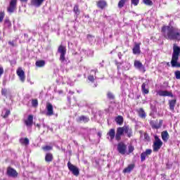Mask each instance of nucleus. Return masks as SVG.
<instances>
[{"label":"nucleus","mask_w":180,"mask_h":180,"mask_svg":"<svg viewBox=\"0 0 180 180\" xmlns=\"http://www.w3.org/2000/svg\"><path fill=\"white\" fill-rule=\"evenodd\" d=\"M162 34L167 40H176L180 41V30L172 26H163Z\"/></svg>","instance_id":"obj_1"},{"label":"nucleus","mask_w":180,"mask_h":180,"mask_svg":"<svg viewBox=\"0 0 180 180\" xmlns=\"http://www.w3.org/2000/svg\"><path fill=\"white\" fill-rule=\"evenodd\" d=\"M180 54V47L176 44L173 45V53L172 56L171 64L172 67L180 68V63H178V60H179Z\"/></svg>","instance_id":"obj_2"},{"label":"nucleus","mask_w":180,"mask_h":180,"mask_svg":"<svg viewBox=\"0 0 180 180\" xmlns=\"http://www.w3.org/2000/svg\"><path fill=\"white\" fill-rule=\"evenodd\" d=\"M58 53L60 54V61L63 64H65L67 63V58H65V55L67 54V48L63 45L59 46Z\"/></svg>","instance_id":"obj_3"},{"label":"nucleus","mask_w":180,"mask_h":180,"mask_svg":"<svg viewBox=\"0 0 180 180\" xmlns=\"http://www.w3.org/2000/svg\"><path fill=\"white\" fill-rule=\"evenodd\" d=\"M155 142L153 143V151H159L160 148L162 147V141L160 139L158 136L155 137Z\"/></svg>","instance_id":"obj_4"},{"label":"nucleus","mask_w":180,"mask_h":180,"mask_svg":"<svg viewBox=\"0 0 180 180\" xmlns=\"http://www.w3.org/2000/svg\"><path fill=\"white\" fill-rule=\"evenodd\" d=\"M68 167L70 171L72 172L73 175H75V176H78L79 175V169H78V167H77V166L71 164V162H68Z\"/></svg>","instance_id":"obj_5"},{"label":"nucleus","mask_w":180,"mask_h":180,"mask_svg":"<svg viewBox=\"0 0 180 180\" xmlns=\"http://www.w3.org/2000/svg\"><path fill=\"white\" fill-rule=\"evenodd\" d=\"M6 175H8L10 178H18V172L11 167H7L6 169Z\"/></svg>","instance_id":"obj_6"},{"label":"nucleus","mask_w":180,"mask_h":180,"mask_svg":"<svg viewBox=\"0 0 180 180\" xmlns=\"http://www.w3.org/2000/svg\"><path fill=\"white\" fill-rule=\"evenodd\" d=\"M134 65L135 68H136V70H139V71H140L141 72H146V67H144L143 65V63H141V62H140L139 60H135Z\"/></svg>","instance_id":"obj_7"},{"label":"nucleus","mask_w":180,"mask_h":180,"mask_svg":"<svg viewBox=\"0 0 180 180\" xmlns=\"http://www.w3.org/2000/svg\"><path fill=\"white\" fill-rule=\"evenodd\" d=\"M18 4V0H11L10 2V5L7 8L8 12L9 13H13L15 12V9H16V4Z\"/></svg>","instance_id":"obj_8"},{"label":"nucleus","mask_w":180,"mask_h":180,"mask_svg":"<svg viewBox=\"0 0 180 180\" xmlns=\"http://www.w3.org/2000/svg\"><path fill=\"white\" fill-rule=\"evenodd\" d=\"M124 133V127H118L117 129V132L115 134V140H117V141H120V139H122V136H123Z\"/></svg>","instance_id":"obj_9"},{"label":"nucleus","mask_w":180,"mask_h":180,"mask_svg":"<svg viewBox=\"0 0 180 180\" xmlns=\"http://www.w3.org/2000/svg\"><path fill=\"white\" fill-rule=\"evenodd\" d=\"M127 148V147L123 142H121V143H118V145H117L118 152L120 153V154H122V155H124V154H126Z\"/></svg>","instance_id":"obj_10"},{"label":"nucleus","mask_w":180,"mask_h":180,"mask_svg":"<svg viewBox=\"0 0 180 180\" xmlns=\"http://www.w3.org/2000/svg\"><path fill=\"white\" fill-rule=\"evenodd\" d=\"M151 153H153V150H151V149H146L145 152H143L141 154V162L146 161V158H147V157H148V155H151Z\"/></svg>","instance_id":"obj_11"},{"label":"nucleus","mask_w":180,"mask_h":180,"mask_svg":"<svg viewBox=\"0 0 180 180\" xmlns=\"http://www.w3.org/2000/svg\"><path fill=\"white\" fill-rule=\"evenodd\" d=\"M159 96H170V98H174V94L171 91L159 90L157 91Z\"/></svg>","instance_id":"obj_12"},{"label":"nucleus","mask_w":180,"mask_h":180,"mask_svg":"<svg viewBox=\"0 0 180 180\" xmlns=\"http://www.w3.org/2000/svg\"><path fill=\"white\" fill-rule=\"evenodd\" d=\"M46 116H53L54 115V110L53 109V105L50 103H46Z\"/></svg>","instance_id":"obj_13"},{"label":"nucleus","mask_w":180,"mask_h":180,"mask_svg":"<svg viewBox=\"0 0 180 180\" xmlns=\"http://www.w3.org/2000/svg\"><path fill=\"white\" fill-rule=\"evenodd\" d=\"M116 136V131L115 129H110L109 131L107 133V139L110 140V141H113L115 136Z\"/></svg>","instance_id":"obj_14"},{"label":"nucleus","mask_w":180,"mask_h":180,"mask_svg":"<svg viewBox=\"0 0 180 180\" xmlns=\"http://www.w3.org/2000/svg\"><path fill=\"white\" fill-rule=\"evenodd\" d=\"M17 75H18L21 82H25V71H23L22 68H20L17 70Z\"/></svg>","instance_id":"obj_15"},{"label":"nucleus","mask_w":180,"mask_h":180,"mask_svg":"<svg viewBox=\"0 0 180 180\" xmlns=\"http://www.w3.org/2000/svg\"><path fill=\"white\" fill-rule=\"evenodd\" d=\"M25 124L27 127H32L33 126V115H30L27 119L25 120Z\"/></svg>","instance_id":"obj_16"},{"label":"nucleus","mask_w":180,"mask_h":180,"mask_svg":"<svg viewBox=\"0 0 180 180\" xmlns=\"http://www.w3.org/2000/svg\"><path fill=\"white\" fill-rule=\"evenodd\" d=\"M96 78V70H91V74L88 76V79L90 82H94Z\"/></svg>","instance_id":"obj_17"},{"label":"nucleus","mask_w":180,"mask_h":180,"mask_svg":"<svg viewBox=\"0 0 180 180\" xmlns=\"http://www.w3.org/2000/svg\"><path fill=\"white\" fill-rule=\"evenodd\" d=\"M124 133L127 134V137H131L133 136V131L127 126H124Z\"/></svg>","instance_id":"obj_18"},{"label":"nucleus","mask_w":180,"mask_h":180,"mask_svg":"<svg viewBox=\"0 0 180 180\" xmlns=\"http://www.w3.org/2000/svg\"><path fill=\"white\" fill-rule=\"evenodd\" d=\"M175 105H176V99L169 101V109L172 112H174Z\"/></svg>","instance_id":"obj_19"},{"label":"nucleus","mask_w":180,"mask_h":180,"mask_svg":"<svg viewBox=\"0 0 180 180\" xmlns=\"http://www.w3.org/2000/svg\"><path fill=\"white\" fill-rule=\"evenodd\" d=\"M44 2V0H32L31 4L34 6H36L37 8H39V6H41V4Z\"/></svg>","instance_id":"obj_20"},{"label":"nucleus","mask_w":180,"mask_h":180,"mask_svg":"<svg viewBox=\"0 0 180 180\" xmlns=\"http://www.w3.org/2000/svg\"><path fill=\"white\" fill-rule=\"evenodd\" d=\"M161 136L163 141H165V143H167V141H168V139H169V134H168V131H162Z\"/></svg>","instance_id":"obj_21"},{"label":"nucleus","mask_w":180,"mask_h":180,"mask_svg":"<svg viewBox=\"0 0 180 180\" xmlns=\"http://www.w3.org/2000/svg\"><path fill=\"white\" fill-rule=\"evenodd\" d=\"M138 115L141 119H146L147 115L146 114V112L144 111V109L139 108L138 110Z\"/></svg>","instance_id":"obj_22"},{"label":"nucleus","mask_w":180,"mask_h":180,"mask_svg":"<svg viewBox=\"0 0 180 180\" xmlns=\"http://www.w3.org/2000/svg\"><path fill=\"white\" fill-rule=\"evenodd\" d=\"M77 122H83V123H88V122H89V117L85 115H82L79 117V118L77 119Z\"/></svg>","instance_id":"obj_23"},{"label":"nucleus","mask_w":180,"mask_h":180,"mask_svg":"<svg viewBox=\"0 0 180 180\" xmlns=\"http://www.w3.org/2000/svg\"><path fill=\"white\" fill-rule=\"evenodd\" d=\"M147 85H148V82H147L142 84L141 91H142L143 94H147L149 92L148 89L146 88V86H147Z\"/></svg>","instance_id":"obj_24"},{"label":"nucleus","mask_w":180,"mask_h":180,"mask_svg":"<svg viewBox=\"0 0 180 180\" xmlns=\"http://www.w3.org/2000/svg\"><path fill=\"white\" fill-rule=\"evenodd\" d=\"M97 6L98 8H100V9H104V8L106 6V1L103 0H100L97 2Z\"/></svg>","instance_id":"obj_25"},{"label":"nucleus","mask_w":180,"mask_h":180,"mask_svg":"<svg viewBox=\"0 0 180 180\" xmlns=\"http://www.w3.org/2000/svg\"><path fill=\"white\" fill-rule=\"evenodd\" d=\"M53 154L48 153L45 155V161L46 162H51L53 161Z\"/></svg>","instance_id":"obj_26"},{"label":"nucleus","mask_w":180,"mask_h":180,"mask_svg":"<svg viewBox=\"0 0 180 180\" xmlns=\"http://www.w3.org/2000/svg\"><path fill=\"white\" fill-rule=\"evenodd\" d=\"M115 122H116L117 124L122 126V124H123V117L122 115H118L115 118Z\"/></svg>","instance_id":"obj_27"},{"label":"nucleus","mask_w":180,"mask_h":180,"mask_svg":"<svg viewBox=\"0 0 180 180\" xmlns=\"http://www.w3.org/2000/svg\"><path fill=\"white\" fill-rule=\"evenodd\" d=\"M133 53L134 54H140V44H135L133 49Z\"/></svg>","instance_id":"obj_28"},{"label":"nucleus","mask_w":180,"mask_h":180,"mask_svg":"<svg viewBox=\"0 0 180 180\" xmlns=\"http://www.w3.org/2000/svg\"><path fill=\"white\" fill-rule=\"evenodd\" d=\"M134 169V165H129L127 168H125L123 170V172H124L125 174L131 172V171H133Z\"/></svg>","instance_id":"obj_29"},{"label":"nucleus","mask_w":180,"mask_h":180,"mask_svg":"<svg viewBox=\"0 0 180 180\" xmlns=\"http://www.w3.org/2000/svg\"><path fill=\"white\" fill-rule=\"evenodd\" d=\"M35 65L38 68H42L44 67V65H46V62L44 60H37L35 63Z\"/></svg>","instance_id":"obj_30"},{"label":"nucleus","mask_w":180,"mask_h":180,"mask_svg":"<svg viewBox=\"0 0 180 180\" xmlns=\"http://www.w3.org/2000/svg\"><path fill=\"white\" fill-rule=\"evenodd\" d=\"M20 143L23 146H29V139L27 138H21L20 139Z\"/></svg>","instance_id":"obj_31"},{"label":"nucleus","mask_w":180,"mask_h":180,"mask_svg":"<svg viewBox=\"0 0 180 180\" xmlns=\"http://www.w3.org/2000/svg\"><path fill=\"white\" fill-rule=\"evenodd\" d=\"M9 115H11V111L9 110H5L3 112H2V115L4 119H6V117H8V116H9Z\"/></svg>","instance_id":"obj_32"},{"label":"nucleus","mask_w":180,"mask_h":180,"mask_svg":"<svg viewBox=\"0 0 180 180\" xmlns=\"http://www.w3.org/2000/svg\"><path fill=\"white\" fill-rule=\"evenodd\" d=\"M131 67V65H130V63H125L124 64V65L122 66L123 70H124V71H129L130 70Z\"/></svg>","instance_id":"obj_33"},{"label":"nucleus","mask_w":180,"mask_h":180,"mask_svg":"<svg viewBox=\"0 0 180 180\" xmlns=\"http://www.w3.org/2000/svg\"><path fill=\"white\" fill-rule=\"evenodd\" d=\"M73 11L75 12V15H77V16L79 15L80 11H79V7L78 6V5H75L74 6Z\"/></svg>","instance_id":"obj_34"},{"label":"nucleus","mask_w":180,"mask_h":180,"mask_svg":"<svg viewBox=\"0 0 180 180\" xmlns=\"http://www.w3.org/2000/svg\"><path fill=\"white\" fill-rule=\"evenodd\" d=\"M127 0H120L118 3V8H122L124 6V4H126V1Z\"/></svg>","instance_id":"obj_35"},{"label":"nucleus","mask_w":180,"mask_h":180,"mask_svg":"<svg viewBox=\"0 0 180 180\" xmlns=\"http://www.w3.org/2000/svg\"><path fill=\"white\" fill-rule=\"evenodd\" d=\"M143 4L148 6H153V1L151 0H143Z\"/></svg>","instance_id":"obj_36"},{"label":"nucleus","mask_w":180,"mask_h":180,"mask_svg":"<svg viewBox=\"0 0 180 180\" xmlns=\"http://www.w3.org/2000/svg\"><path fill=\"white\" fill-rule=\"evenodd\" d=\"M42 150H44V151H51V150H53V147L51 146H43Z\"/></svg>","instance_id":"obj_37"},{"label":"nucleus","mask_w":180,"mask_h":180,"mask_svg":"<svg viewBox=\"0 0 180 180\" xmlns=\"http://www.w3.org/2000/svg\"><path fill=\"white\" fill-rule=\"evenodd\" d=\"M4 25L7 27H11V26H12V24L11 23V21L9 20V19H6L5 20Z\"/></svg>","instance_id":"obj_38"},{"label":"nucleus","mask_w":180,"mask_h":180,"mask_svg":"<svg viewBox=\"0 0 180 180\" xmlns=\"http://www.w3.org/2000/svg\"><path fill=\"white\" fill-rule=\"evenodd\" d=\"M32 105L34 108H37V106L39 105V102L37 101V99H34L32 101Z\"/></svg>","instance_id":"obj_39"},{"label":"nucleus","mask_w":180,"mask_h":180,"mask_svg":"<svg viewBox=\"0 0 180 180\" xmlns=\"http://www.w3.org/2000/svg\"><path fill=\"white\" fill-rule=\"evenodd\" d=\"M174 75H175L176 79H180V71L179 70H176L174 72Z\"/></svg>","instance_id":"obj_40"},{"label":"nucleus","mask_w":180,"mask_h":180,"mask_svg":"<svg viewBox=\"0 0 180 180\" xmlns=\"http://www.w3.org/2000/svg\"><path fill=\"white\" fill-rule=\"evenodd\" d=\"M131 2L132 5H134V6H137L139 5V2H140V0H131Z\"/></svg>","instance_id":"obj_41"},{"label":"nucleus","mask_w":180,"mask_h":180,"mask_svg":"<svg viewBox=\"0 0 180 180\" xmlns=\"http://www.w3.org/2000/svg\"><path fill=\"white\" fill-rule=\"evenodd\" d=\"M4 18H5V13L1 11L0 12V22H2V20H4Z\"/></svg>","instance_id":"obj_42"},{"label":"nucleus","mask_w":180,"mask_h":180,"mask_svg":"<svg viewBox=\"0 0 180 180\" xmlns=\"http://www.w3.org/2000/svg\"><path fill=\"white\" fill-rule=\"evenodd\" d=\"M107 96L109 99H114L115 96H113V94L108 92L107 94Z\"/></svg>","instance_id":"obj_43"},{"label":"nucleus","mask_w":180,"mask_h":180,"mask_svg":"<svg viewBox=\"0 0 180 180\" xmlns=\"http://www.w3.org/2000/svg\"><path fill=\"white\" fill-rule=\"evenodd\" d=\"M8 93V90L6 89H2L1 90V94L4 96H6V94Z\"/></svg>","instance_id":"obj_44"},{"label":"nucleus","mask_w":180,"mask_h":180,"mask_svg":"<svg viewBox=\"0 0 180 180\" xmlns=\"http://www.w3.org/2000/svg\"><path fill=\"white\" fill-rule=\"evenodd\" d=\"M129 148V153H133V151H134V147L131 145H129L128 146Z\"/></svg>","instance_id":"obj_45"},{"label":"nucleus","mask_w":180,"mask_h":180,"mask_svg":"<svg viewBox=\"0 0 180 180\" xmlns=\"http://www.w3.org/2000/svg\"><path fill=\"white\" fill-rule=\"evenodd\" d=\"M143 137L146 141H150V136H148V134H144Z\"/></svg>","instance_id":"obj_46"},{"label":"nucleus","mask_w":180,"mask_h":180,"mask_svg":"<svg viewBox=\"0 0 180 180\" xmlns=\"http://www.w3.org/2000/svg\"><path fill=\"white\" fill-rule=\"evenodd\" d=\"M87 39H89V40H94V39H95V37H93L92 35H90V34H89V35H87Z\"/></svg>","instance_id":"obj_47"},{"label":"nucleus","mask_w":180,"mask_h":180,"mask_svg":"<svg viewBox=\"0 0 180 180\" xmlns=\"http://www.w3.org/2000/svg\"><path fill=\"white\" fill-rule=\"evenodd\" d=\"M115 64L117 66V69L120 68V65H122V63H118L117 61H115Z\"/></svg>","instance_id":"obj_48"},{"label":"nucleus","mask_w":180,"mask_h":180,"mask_svg":"<svg viewBox=\"0 0 180 180\" xmlns=\"http://www.w3.org/2000/svg\"><path fill=\"white\" fill-rule=\"evenodd\" d=\"M3 74H4V68L0 67V77H2Z\"/></svg>","instance_id":"obj_49"},{"label":"nucleus","mask_w":180,"mask_h":180,"mask_svg":"<svg viewBox=\"0 0 180 180\" xmlns=\"http://www.w3.org/2000/svg\"><path fill=\"white\" fill-rule=\"evenodd\" d=\"M123 55H122V53L121 52H119L118 53V58H120V60H122V56Z\"/></svg>","instance_id":"obj_50"},{"label":"nucleus","mask_w":180,"mask_h":180,"mask_svg":"<svg viewBox=\"0 0 180 180\" xmlns=\"http://www.w3.org/2000/svg\"><path fill=\"white\" fill-rule=\"evenodd\" d=\"M153 127L154 129H160V126H158V125H153Z\"/></svg>","instance_id":"obj_51"},{"label":"nucleus","mask_w":180,"mask_h":180,"mask_svg":"<svg viewBox=\"0 0 180 180\" xmlns=\"http://www.w3.org/2000/svg\"><path fill=\"white\" fill-rule=\"evenodd\" d=\"M21 2H27V0H20Z\"/></svg>","instance_id":"obj_52"},{"label":"nucleus","mask_w":180,"mask_h":180,"mask_svg":"<svg viewBox=\"0 0 180 180\" xmlns=\"http://www.w3.org/2000/svg\"><path fill=\"white\" fill-rule=\"evenodd\" d=\"M9 44H11L12 46H13V43H12L11 41L8 42Z\"/></svg>","instance_id":"obj_53"},{"label":"nucleus","mask_w":180,"mask_h":180,"mask_svg":"<svg viewBox=\"0 0 180 180\" xmlns=\"http://www.w3.org/2000/svg\"><path fill=\"white\" fill-rule=\"evenodd\" d=\"M70 94L71 95H73V94H74V92L70 91Z\"/></svg>","instance_id":"obj_54"},{"label":"nucleus","mask_w":180,"mask_h":180,"mask_svg":"<svg viewBox=\"0 0 180 180\" xmlns=\"http://www.w3.org/2000/svg\"><path fill=\"white\" fill-rule=\"evenodd\" d=\"M37 127H40V124H37Z\"/></svg>","instance_id":"obj_55"},{"label":"nucleus","mask_w":180,"mask_h":180,"mask_svg":"<svg viewBox=\"0 0 180 180\" xmlns=\"http://www.w3.org/2000/svg\"><path fill=\"white\" fill-rule=\"evenodd\" d=\"M98 136H99V137H101V134L98 132Z\"/></svg>","instance_id":"obj_56"},{"label":"nucleus","mask_w":180,"mask_h":180,"mask_svg":"<svg viewBox=\"0 0 180 180\" xmlns=\"http://www.w3.org/2000/svg\"><path fill=\"white\" fill-rule=\"evenodd\" d=\"M59 94H63V91H59Z\"/></svg>","instance_id":"obj_57"},{"label":"nucleus","mask_w":180,"mask_h":180,"mask_svg":"<svg viewBox=\"0 0 180 180\" xmlns=\"http://www.w3.org/2000/svg\"><path fill=\"white\" fill-rule=\"evenodd\" d=\"M43 127H46V124H43Z\"/></svg>","instance_id":"obj_58"}]
</instances>
